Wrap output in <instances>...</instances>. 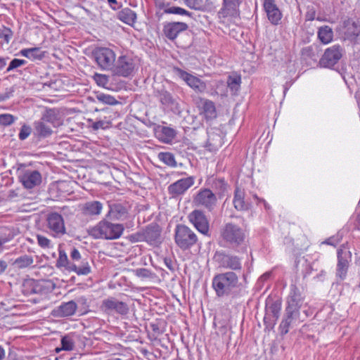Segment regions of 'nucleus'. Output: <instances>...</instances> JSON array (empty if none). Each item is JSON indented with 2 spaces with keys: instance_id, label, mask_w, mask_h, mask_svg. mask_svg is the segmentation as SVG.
I'll use <instances>...</instances> for the list:
<instances>
[{
  "instance_id": "obj_1",
  "label": "nucleus",
  "mask_w": 360,
  "mask_h": 360,
  "mask_svg": "<svg viewBox=\"0 0 360 360\" xmlns=\"http://www.w3.org/2000/svg\"><path fill=\"white\" fill-rule=\"evenodd\" d=\"M240 285L238 276L234 271L218 274L212 279L213 289L219 297H236Z\"/></svg>"
},
{
  "instance_id": "obj_2",
  "label": "nucleus",
  "mask_w": 360,
  "mask_h": 360,
  "mask_svg": "<svg viewBox=\"0 0 360 360\" xmlns=\"http://www.w3.org/2000/svg\"><path fill=\"white\" fill-rule=\"evenodd\" d=\"M124 230L123 224L112 223L106 218L91 228L89 233L95 239L115 240L120 238Z\"/></svg>"
},
{
  "instance_id": "obj_3",
  "label": "nucleus",
  "mask_w": 360,
  "mask_h": 360,
  "mask_svg": "<svg viewBox=\"0 0 360 360\" xmlns=\"http://www.w3.org/2000/svg\"><path fill=\"white\" fill-rule=\"evenodd\" d=\"M220 235L222 240L233 249L243 245L247 237L245 230L231 222L224 224L221 229Z\"/></svg>"
},
{
  "instance_id": "obj_4",
  "label": "nucleus",
  "mask_w": 360,
  "mask_h": 360,
  "mask_svg": "<svg viewBox=\"0 0 360 360\" xmlns=\"http://www.w3.org/2000/svg\"><path fill=\"white\" fill-rule=\"evenodd\" d=\"M174 240L179 248L186 250L190 249L197 243L198 237L188 226L178 224L175 228Z\"/></svg>"
},
{
  "instance_id": "obj_5",
  "label": "nucleus",
  "mask_w": 360,
  "mask_h": 360,
  "mask_svg": "<svg viewBox=\"0 0 360 360\" xmlns=\"http://www.w3.org/2000/svg\"><path fill=\"white\" fill-rule=\"evenodd\" d=\"M92 54L101 70L111 71L116 60V54L113 50L107 47H98Z\"/></svg>"
},
{
  "instance_id": "obj_6",
  "label": "nucleus",
  "mask_w": 360,
  "mask_h": 360,
  "mask_svg": "<svg viewBox=\"0 0 360 360\" xmlns=\"http://www.w3.org/2000/svg\"><path fill=\"white\" fill-rule=\"evenodd\" d=\"M193 202L212 212L217 205V197L210 188H200L193 197Z\"/></svg>"
},
{
  "instance_id": "obj_7",
  "label": "nucleus",
  "mask_w": 360,
  "mask_h": 360,
  "mask_svg": "<svg viewBox=\"0 0 360 360\" xmlns=\"http://www.w3.org/2000/svg\"><path fill=\"white\" fill-rule=\"evenodd\" d=\"M219 266L229 269L233 271H240L242 269L241 259L238 256L228 254L225 251H217L213 257Z\"/></svg>"
},
{
  "instance_id": "obj_8",
  "label": "nucleus",
  "mask_w": 360,
  "mask_h": 360,
  "mask_svg": "<svg viewBox=\"0 0 360 360\" xmlns=\"http://www.w3.org/2000/svg\"><path fill=\"white\" fill-rule=\"evenodd\" d=\"M338 263L336 266V276L343 281L346 278L349 264L352 260V252L342 245L337 252Z\"/></svg>"
},
{
  "instance_id": "obj_9",
  "label": "nucleus",
  "mask_w": 360,
  "mask_h": 360,
  "mask_svg": "<svg viewBox=\"0 0 360 360\" xmlns=\"http://www.w3.org/2000/svg\"><path fill=\"white\" fill-rule=\"evenodd\" d=\"M160 230L157 225H150L145 229L131 236L133 241H146L150 245H156L160 243Z\"/></svg>"
},
{
  "instance_id": "obj_10",
  "label": "nucleus",
  "mask_w": 360,
  "mask_h": 360,
  "mask_svg": "<svg viewBox=\"0 0 360 360\" xmlns=\"http://www.w3.org/2000/svg\"><path fill=\"white\" fill-rule=\"evenodd\" d=\"M134 63L133 59L127 56H120L113 65L111 72L113 75L127 77L130 76L134 70Z\"/></svg>"
},
{
  "instance_id": "obj_11",
  "label": "nucleus",
  "mask_w": 360,
  "mask_h": 360,
  "mask_svg": "<svg viewBox=\"0 0 360 360\" xmlns=\"http://www.w3.org/2000/svg\"><path fill=\"white\" fill-rule=\"evenodd\" d=\"M188 219L200 233L205 236L208 235L210 224L203 211L194 210L188 215Z\"/></svg>"
},
{
  "instance_id": "obj_12",
  "label": "nucleus",
  "mask_w": 360,
  "mask_h": 360,
  "mask_svg": "<svg viewBox=\"0 0 360 360\" xmlns=\"http://www.w3.org/2000/svg\"><path fill=\"white\" fill-rule=\"evenodd\" d=\"M47 227L54 237H60L66 233L63 217L56 213H51L47 217Z\"/></svg>"
},
{
  "instance_id": "obj_13",
  "label": "nucleus",
  "mask_w": 360,
  "mask_h": 360,
  "mask_svg": "<svg viewBox=\"0 0 360 360\" xmlns=\"http://www.w3.org/2000/svg\"><path fill=\"white\" fill-rule=\"evenodd\" d=\"M56 113L53 110H49L43 115L41 120L35 122L34 127L35 133L40 137H47L52 134V130L49 125L45 123V122H54Z\"/></svg>"
},
{
  "instance_id": "obj_14",
  "label": "nucleus",
  "mask_w": 360,
  "mask_h": 360,
  "mask_svg": "<svg viewBox=\"0 0 360 360\" xmlns=\"http://www.w3.org/2000/svg\"><path fill=\"white\" fill-rule=\"evenodd\" d=\"M174 71L176 75L184 80L186 84L196 93H202L205 91V83L198 77L178 68H175Z\"/></svg>"
},
{
  "instance_id": "obj_15",
  "label": "nucleus",
  "mask_w": 360,
  "mask_h": 360,
  "mask_svg": "<svg viewBox=\"0 0 360 360\" xmlns=\"http://www.w3.org/2000/svg\"><path fill=\"white\" fill-rule=\"evenodd\" d=\"M342 49L339 45H333L328 48L320 60V64L324 68L334 66L341 58Z\"/></svg>"
},
{
  "instance_id": "obj_16",
  "label": "nucleus",
  "mask_w": 360,
  "mask_h": 360,
  "mask_svg": "<svg viewBox=\"0 0 360 360\" xmlns=\"http://www.w3.org/2000/svg\"><path fill=\"white\" fill-rule=\"evenodd\" d=\"M195 183L193 176H188L177 180L168 186V193L172 198L184 195Z\"/></svg>"
},
{
  "instance_id": "obj_17",
  "label": "nucleus",
  "mask_w": 360,
  "mask_h": 360,
  "mask_svg": "<svg viewBox=\"0 0 360 360\" xmlns=\"http://www.w3.org/2000/svg\"><path fill=\"white\" fill-rule=\"evenodd\" d=\"M240 0H223L222 6L217 15L219 18H235L239 15Z\"/></svg>"
},
{
  "instance_id": "obj_18",
  "label": "nucleus",
  "mask_w": 360,
  "mask_h": 360,
  "mask_svg": "<svg viewBox=\"0 0 360 360\" xmlns=\"http://www.w3.org/2000/svg\"><path fill=\"white\" fill-rule=\"evenodd\" d=\"M263 7L268 20L272 25H277L282 18V13L275 3V0H264Z\"/></svg>"
},
{
  "instance_id": "obj_19",
  "label": "nucleus",
  "mask_w": 360,
  "mask_h": 360,
  "mask_svg": "<svg viewBox=\"0 0 360 360\" xmlns=\"http://www.w3.org/2000/svg\"><path fill=\"white\" fill-rule=\"evenodd\" d=\"M300 323V311L285 309V317L279 326L282 334H286L290 327Z\"/></svg>"
},
{
  "instance_id": "obj_20",
  "label": "nucleus",
  "mask_w": 360,
  "mask_h": 360,
  "mask_svg": "<svg viewBox=\"0 0 360 360\" xmlns=\"http://www.w3.org/2000/svg\"><path fill=\"white\" fill-rule=\"evenodd\" d=\"M19 178L26 188H32L41 181V174L37 170H25Z\"/></svg>"
},
{
  "instance_id": "obj_21",
  "label": "nucleus",
  "mask_w": 360,
  "mask_h": 360,
  "mask_svg": "<svg viewBox=\"0 0 360 360\" xmlns=\"http://www.w3.org/2000/svg\"><path fill=\"white\" fill-rule=\"evenodd\" d=\"M128 207L122 203H112L109 205V210L106 218L123 221L128 217Z\"/></svg>"
},
{
  "instance_id": "obj_22",
  "label": "nucleus",
  "mask_w": 360,
  "mask_h": 360,
  "mask_svg": "<svg viewBox=\"0 0 360 360\" xmlns=\"http://www.w3.org/2000/svg\"><path fill=\"white\" fill-rule=\"evenodd\" d=\"M77 308V304L73 300L63 302L58 307L52 310L51 314L54 317L62 318L70 316L75 314Z\"/></svg>"
},
{
  "instance_id": "obj_23",
  "label": "nucleus",
  "mask_w": 360,
  "mask_h": 360,
  "mask_svg": "<svg viewBox=\"0 0 360 360\" xmlns=\"http://www.w3.org/2000/svg\"><path fill=\"white\" fill-rule=\"evenodd\" d=\"M188 27V25L185 22H168L164 25L163 32L167 38L174 40L181 32L186 30Z\"/></svg>"
},
{
  "instance_id": "obj_24",
  "label": "nucleus",
  "mask_w": 360,
  "mask_h": 360,
  "mask_svg": "<svg viewBox=\"0 0 360 360\" xmlns=\"http://www.w3.org/2000/svg\"><path fill=\"white\" fill-rule=\"evenodd\" d=\"M303 301L304 297L302 295L300 290L295 285H291L290 292L287 300L288 306L286 309L300 311Z\"/></svg>"
},
{
  "instance_id": "obj_25",
  "label": "nucleus",
  "mask_w": 360,
  "mask_h": 360,
  "mask_svg": "<svg viewBox=\"0 0 360 360\" xmlns=\"http://www.w3.org/2000/svg\"><path fill=\"white\" fill-rule=\"evenodd\" d=\"M103 307L105 310L115 311L121 315H125L129 311L127 304L119 301L114 297H110L103 301Z\"/></svg>"
},
{
  "instance_id": "obj_26",
  "label": "nucleus",
  "mask_w": 360,
  "mask_h": 360,
  "mask_svg": "<svg viewBox=\"0 0 360 360\" xmlns=\"http://www.w3.org/2000/svg\"><path fill=\"white\" fill-rule=\"evenodd\" d=\"M215 131L218 130L214 129L207 130V140L205 146L211 152L216 151L223 144L220 134Z\"/></svg>"
},
{
  "instance_id": "obj_27",
  "label": "nucleus",
  "mask_w": 360,
  "mask_h": 360,
  "mask_svg": "<svg viewBox=\"0 0 360 360\" xmlns=\"http://www.w3.org/2000/svg\"><path fill=\"white\" fill-rule=\"evenodd\" d=\"M159 140L164 143H172L176 136V131L169 127H160L157 131Z\"/></svg>"
},
{
  "instance_id": "obj_28",
  "label": "nucleus",
  "mask_w": 360,
  "mask_h": 360,
  "mask_svg": "<svg viewBox=\"0 0 360 360\" xmlns=\"http://www.w3.org/2000/svg\"><path fill=\"white\" fill-rule=\"evenodd\" d=\"M233 203L238 211L247 210L249 208V203L245 200V192L239 187L235 189Z\"/></svg>"
},
{
  "instance_id": "obj_29",
  "label": "nucleus",
  "mask_w": 360,
  "mask_h": 360,
  "mask_svg": "<svg viewBox=\"0 0 360 360\" xmlns=\"http://www.w3.org/2000/svg\"><path fill=\"white\" fill-rule=\"evenodd\" d=\"M211 186L212 189L216 192L215 195L217 198H222L224 197L229 191V185L224 179H213Z\"/></svg>"
},
{
  "instance_id": "obj_30",
  "label": "nucleus",
  "mask_w": 360,
  "mask_h": 360,
  "mask_svg": "<svg viewBox=\"0 0 360 360\" xmlns=\"http://www.w3.org/2000/svg\"><path fill=\"white\" fill-rule=\"evenodd\" d=\"M202 114L207 120H213L217 117V110L214 103L210 100L202 99Z\"/></svg>"
},
{
  "instance_id": "obj_31",
  "label": "nucleus",
  "mask_w": 360,
  "mask_h": 360,
  "mask_svg": "<svg viewBox=\"0 0 360 360\" xmlns=\"http://www.w3.org/2000/svg\"><path fill=\"white\" fill-rule=\"evenodd\" d=\"M159 100L161 103L172 110H179V103L172 97V94L167 91L159 92Z\"/></svg>"
},
{
  "instance_id": "obj_32",
  "label": "nucleus",
  "mask_w": 360,
  "mask_h": 360,
  "mask_svg": "<svg viewBox=\"0 0 360 360\" xmlns=\"http://www.w3.org/2000/svg\"><path fill=\"white\" fill-rule=\"evenodd\" d=\"M19 55L31 60H41L44 57V52L40 48L34 47L21 49Z\"/></svg>"
},
{
  "instance_id": "obj_33",
  "label": "nucleus",
  "mask_w": 360,
  "mask_h": 360,
  "mask_svg": "<svg viewBox=\"0 0 360 360\" xmlns=\"http://www.w3.org/2000/svg\"><path fill=\"white\" fill-rule=\"evenodd\" d=\"M83 210L86 214L99 215L103 210V204L97 200L89 201L84 204Z\"/></svg>"
},
{
  "instance_id": "obj_34",
  "label": "nucleus",
  "mask_w": 360,
  "mask_h": 360,
  "mask_svg": "<svg viewBox=\"0 0 360 360\" xmlns=\"http://www.w3.org/2000/svg\"><path fill=\"white\" fill-rule=\"evenodd\" d=\"M317 34L319 40L324 44H329L333 38V30L328 25L320 27Z\"/></svg>"
},
{
  "instance_id": "obj_35",
  "label": "nucleus",
  "mask_w": 360,
  "mask_h": 360,
  "mask_svg": "<svg viewBox=\"0 0 360 360\" xmlns=\"http://www.w3.org/2000/svg\"><path fill=\"white\" fill-rule=\"evenodd\" d=\"M241 84V77L240 75L234 73L230 75L228 77L226 81V87L229 88L233 94H236L240 87Z\"/></svg>"
},
{
  "instance_id": "obj_36",
  "label": "nucleus",
  "mask_w": 360,
  "mask_h": 360,
  "mask_svg": "<svg viewBox=\"0 0 360 360\" xmlns=\"http://www.w3.org/2000/svg\"><path fill=\"white\" fill-rule=\"evenodd\" d=\"M117 17L121 21L128 25L134 22L136 19V15L135 12L129 8H123L119 11L117 13Z\"/></svg>"
},
{
  "instance_id": "obj_37",
  "label": "nucleus",
  "mask_w": 360,
  "mask_h": 360,
  "mask_svg": "<svg viewBox=\"0 0 360 360\" xmlns=\"http://www.w3.org/2000/svg\"><path fill=\"white\" fill-rule=\"evenodd\" d=\"M33 262L34 259L32 256L23 255L16 258L13 264L19 269H24L31 266Z\"/></svg>"
},
{
  "instance_id": "obj_38",
  "label": "nucleus",
  "mask_w": 360,
  "mask_h": 360,
  "mask_svg": "<svg viewBox=\"0 0 360 360\" xmlns=\"http://www.w3.org/2000/svg\"><path fill=\"white\" fill-rule=\"evenodd\" d=\"M61 347L56 348L57 353L62 350L64 351H72L75 347V341L72 337L65 335L61 338Z\"/></svg>"
},
{
  "instance_id": "obj_39",
  "label": "nucleus",
  "mask_w": 360,
  "mask_h": 360,
  "mask_svg": "<svg viewBox=\"0 0 360 360\" xmlns=\"http://www.w3.org/2000/svg\"><path fill=\"white\" fill-rule=\"evenodd\" d=\"M158 159L164 162L165 165L175 167L176 166V162L175 160L174 156L172 153L169 152H161L158 155Z\"/></svg>"
},
{
  "instance_id": "obj_40",
  "label": "nucleus",
  "mask_w": 360,
  "mask_h": 360,
  "mask_svg": "<svg viewBox=\"0 0 360 360\" xmlns=\"http://www.w3.org/2000/svg\"><path fill=\"white\" fill-rule=\"evenodd\" d=\"M14 237L13 230L8 226H0V242L3 244L10 241Z\"/></svg>"
},
{
  "instance_id": "obj_41",
  "label": "nucleus",
  "mask_w": 360,
  "mask_h": 360,
  "mask_svg": "<svg viewBox=\"0 0 360 360\" xmlns=\"http://www.w3.org/2000/svg\"><path fill=\"white\" fill-rule=\"evenodd\" d=\"M93 79L98 86L101 87H106L109 83L108 76L104 74L95 73L93 75Z\"/></svg>"
},
{
  "instance_id": "obj_42",
  "label": "nucleus",
  "mask_w": 360,
  "mask_h": 360,
  "mask_svg": "<svg viewBox=\"0 0 360 360\" xmlns=\"http://www.w3.org/2000/svg\"><path fill=\"white\" fill-rule=\"evenodd\" d=\"M165 13H169V14H176V15H185L191 16V13L190 12L185 10L184 8H182L181 7H178V6H172V7L165 8Z\"/></svg>"
},
{
  "instance_id": "obj_43",
  "label": "nucleus",
  "mask_w": 360,
  "mask_h": 360,
  "mask_svg": "<svg viewBox=\"0 0 360 360\" xmlns=\"http://www.w3.org/2000/svg\"><path fill=\"white\" fill-rule=\"evenodd\" d=\"M134 274L136 276L141 278H153L154 274L149 269L146 268H139L134 270Z\"/></svg>"
},
{
  "instance_id": "obj_44",
  "label": "nucleus",
  "mask_w": 360,
  "mask_h": 360,
  "mask_svg": "<svg viewBox=\"0 0 360 360\" xmlns=\"http://www.w3.org/2000/svg\"><path fill=\"white\" fill-rule=\"evenodd\" d=\"M26 64H27V61L25 60L14 58L10 62L9 65L7 68L6 72H9L18 68H20L22 65H26Z\"/></svg>"
},
{
  "instance_id": "obj_45",
  "label": "nucleus",
  "mask_w": 360,
  "mask_h": 360,
  "mask_svg": "<svg viewBox=\"0 0 360 360\" xmlns=\"http://www.w3.org/2000/svg\"><path fill=\"white\" fill-rule=\"evenodd\" d=\"M15 118L13 115L8 113L0 115V125L9 126L14 122Z\"/></svg>"
},
{
  "instance_id": "obj_46",
  "label": "nucleus",
  "mask_w": 360,
  "mask_h": 360,
  "mask_svg": "<svg viewBox=\"0 0 360 360\" xmlns=\"http://www.w3.org/2000/svg\"><path fill=\"white\" fill-rule=\"evenodd\" d=\"M184 1L188 7L195 10H201L204 6L202 0H184Z\"/></svg>"
},
{
  "instance_id": "obj_47",
  "label": "nucleus",
  "mask_w": 360,
  "mask_h": 360,
  "mask_svg": "<svg viewBox=\"0 0 360 360\" xmlns=\"http://www.w3.org/2000/svg\"><path fill=\"white\" fill-rule=\"evenodd\" d=\"M91 272V266L87 261H82V264L78 266V270L77 274L79 276L81 275H88Z\"/></svg>"
},
{
  "instance_id": "obj_48",
  "label": "nucleus",
  "mask_w": 360,
  "mask_h": 360,
  "mask_svg": "<svg viewBox=\"0 0 360 360\" xmlns=\"http://www.w3.org/2000/svg\"><path fill=\"white\" fill-rule=\"evenodd\" d=\"M69 264L68 256L65 251L60 250L58 259H57V266L66 267Z\"/></svg>"
},
{
  "instance_id": "obj_49",
  "label": "nucleus",
  "mask_w": 360,
  "mask_h": 360,
  "mask_svg": "<svg viewBox=\"0 0 360 360\" xmlns=\"http://www.w3.org/2000/svg\"><path fill=\"white\" fill-rule=\"evenodd\" d=\"M342 238V235L338 233V234L328 238L322 242V243L335 247L341 241Z\"/></svg>"
},
{
  "instance_id": "obj_50",
  "label": "nucleus",
  "mask_w": 360,
  "mask_h": 360,
  "mask_svg": "<svg viewBox=\"0 0 360 360\" xmlns=\"http://www.w3.org/2000/svg\"><path fill=\"white\" fill-rule=\"evenodd\" d=\"M31 127L27 125L22 126L18 137L21 141L26 139L31 134Z\"/></svg>"
},
{
  "instance_id": "obj_51",
  "label": "nucleus",
  "mask_w": 360,
  "mask_h": 360,
  "mask_svg": "<svg viewBox=\"0 0 360 360\" xmlns=\"http://www.w3.org/2000/svg\"><path fill=\"white\" fill-rule=\"evenodd\" d=\"M215 87H216L217 94H219L221 95L226 94V93H227L226 84L224 81H222V80L217 81Z\"/></svg>"
},
{
  "instance_id": "obj_52",
  "label": "nucleus",
  "mask_w": 360,
  "mask_h": 360,
  "mask_svg": "<svg viewBox=\"0 0 360 360\" xmlns=\"http://www.w3.org/2000/svg\"><path fill=\"white\" fill-rule=\"evenodd\" d=\"M39 245L43 248H49L51 247V240L46 237L41 235L37 236Z\"/></svg>"
},
{
  "instance_id": "obj_53",
  "label": "nucleus",
  "mask_w": 360,
  "mask_h": 360,
  "mask_svg": "<svg viewBox=\"0 0 360 360\" xmlns=\"http://www.w3.org/2000/svg\"><path fill=\"white\" fill-rule=\"evenodd\" d=\"M98 98L101 101L106 104L115 105L117 103L116 99L110 95H101Z\"/></svg>"
},
{
  "instance_id": "obj_54",
  "label": "nucleus",
  "mask_w": 360,
  "mask_h": 360,
  "mask_svg": "<svg viewBox=\"0 0 360 360\" xmlns=\"http://www.w3.org/2000/svg\"><path fill=\"white\" fill-rule=\"evenodd\" d=\"M316 11L313 6H308L307 11L305 14L306 20L311 21L315 19Z\"/></svg>"
},
{
  "instance_id": "obj_55",
  "label": "nucleus",
  "mask_w": 360,
  "mask_h": 360,
  "mask_svg": "<svg viewBox=\"0 0 360 360\" xmlns=\"http://www.w3.org/2000/svg\"><path fill=\"white\" fill-rule=\"evenodd\" d=\"M280 309H281L280 307L275 303L271 304L269 308V310H270V311L272 314L273 317L275 318L276 320H277L278 318Z\"/></svg>"
},
{
  "instance_id": "obj_56",
  "label": "nucleus",
  "mask_w": 360,
  "mask_h": 360,
  "mask_svg": "<svg viewBox=\"0 0 360 360\" xmlns=\"http://www.w3.org/2000/svg\"><path fill=\"white\" fill-rule=\"evenodd\" d=\"M47 284L48 283H46L45 282H42L41 283L37 284L34 288V291L36 292L42 293L43 290H45L49 288V287L47 286Z\"/></svg>"
},
{
  "instance_id": "obj_57",
  "label": "nucleus",
  "mask_w": 360,
  "mask_h": 360,
  "mask_svg": "<svg viewBox=\"0 0 360 360\" xmlns=\"http://www.w3.org/2000/svg\"><path fill=\"white\" fill-rule=\"evenodd\" d=\"M70 257L73 260L79 261L81 258V255H80L79 250L76 248H72V250L70 252Z\"/></svg>"
},
{
  "instance_id": "obj_58",
  "label": "nucleus",
  "mask_w": 360,
  "mask_h": 360,
  "mask_svg": "<svg viewBox=\"0 0 360 360\" xmlns=\"http://www.w3.org/2000/svg\"><path fill=\"white\" fill-rule=\"evenodd\" d=\"M92 127L95 130H98L99 129H105L106 127V122L102 120L97 121L93 124Z\"/></svg>"
},
{
  "instance_id": "obj_59",
  "label": "nucleus",
  "mask_w": 360,
  "mask_h": 360,
  "mask_svg": "<svg viewBox=\"0 0 360 360\" xmlns=\"http://www.w3.org/2000/svg\"><path fill=\"white\" fill-rule=\"evenodd\" d=\"M164 262L166 265V266L171 271H173L174 269V264L172 262V261L170 259H168V258H165L164 259Z\"/></svg>"
},
{
  "instance_id": "obj_60",
  "label": "nucleus",
  "mask_w": 360,
  "mask_h": 360,
  "mask_svg": "<svg viewBox=\"0 0 360 360\" xmlns=\"http://www.w3.org/2000/svg\"><path fill=\"white\" fill-rule=\"evenodd\" d=\"M7 262L4 260H0V274L4 273L7 269Z\"/></svg>"
},
{
  "instance_id": "obj_61",
  "label": "nucleus",
  "mask_w": 360,
  "mask_h": 360,
  "mask_svg": "<svg viewBox=\"0 0 360 360\" xmlns=\"http://www.w3.org/2000/svg\"><path fill=\"white\" fill-rule=\"evenodd\" d=\"M254 198L257 199L259 202H262L264 203V206L266 210H270L271 207L270 205L265 201L264 199H260L258 198L257 195H254Z\"/></svg>"
},
{
  "instance_id": "obj_62",
  "label": "nucleus",
  "mask_w": 360,
  "mask_h": 360,
  "mask_svg": "<svg viewBox=\"0 0 360 360\" xmlns=\"http://www.w3.org/2000/svg\"><path fill=\"white\" fill-rule=\"evenodd\" d=\"M78 266H77L75 264H71V263L69 262V264L68 265V266H66V268L68 269H69L70 271H74V272H75L77 274V270H78Z\"/></svg>"
},
{
  "instance_id": "obj_63",
  "label": "nucleus",
  "mask_w": 360,
  "mask_h": 360,
  "mask_svg": "<svg viewBox=\"0 0 360 360\" xmlns=\"http://www.w3.org/2000/svg\"><path fill=\"white\" fill-rule=\"evenodd\" d=\"M355 227L357 230L360 231V210L359 212L357 213L356 220H355Z\"/></svg>"
},
{
  "instance_id": "obj_64",
  "label": "nucleus",
  "mask_w": 360,
  "mask_h": 360,
  "mask_svg": "<svg viewBox=\"0 0 360 360\" xmlns=\"http://www.w3.org/2000/svg\"><path fill=\"white\" fill-rule=\"evenodd\" d=\"M270 276H271V273L266 272L260 276L259 280L266 281L270 277Z\"/></svg>"
}]
</instances>
